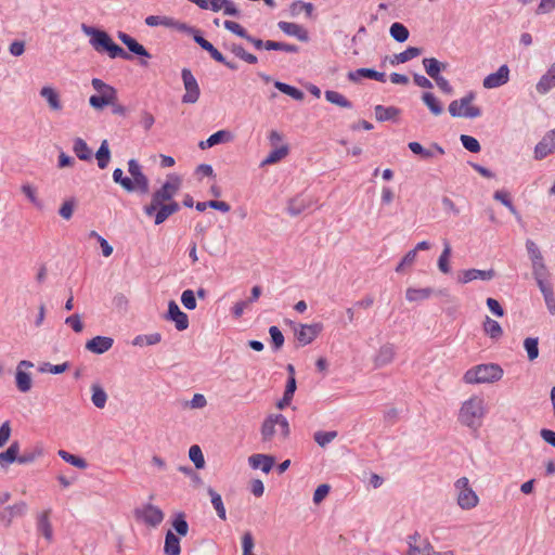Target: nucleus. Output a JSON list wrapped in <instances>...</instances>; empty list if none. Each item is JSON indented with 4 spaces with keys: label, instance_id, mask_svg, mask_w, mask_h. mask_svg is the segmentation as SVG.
I'll return each mask as SVG.
<instances>
[{
    "label": "nucleus",
    "instance_id": "1",
    "mask_svg": "<svg viewBox=\"0 0 555 555\" xmlns=\"http://www.w3.org/2000/svg\"><path fill=\"white\" fill-rule=\"evenodd\" d=\"M488 413L485 398L481 395H473L461 403L457 412V422L472 430L481 427Z\"/></svg>",
    "mask_w": 555,
    "mask_h": 555
},
{
    "label": "nucleus",
    "instance_id": "2",
    "mask_svg": "<svg viewBox=\"0 0 555 555\" xmlns=\"http://www.w3.org/2000/svg\"><path fill=\"white\" fill-rule=\"evenodd\" d=\"M81 29L85 35L90 37V44L98 53H106L111 59L129 60L131 56L118 44H116L111 36L101 29L82 25Z\"/></svg>",
    "mask_w": 555,
    "mask_h": 555
},
{
    "label": "nucleus",
    "instance_id": "3",
    "mask_svg": "<svg viewBox=\"0 0 555 555\" xmlns=\"http://www.w3.org/2000/svg\"><path fill=\"white\" fill-rule=\"evenodd\" d=\"M503 369L496 363H483L473 366L463 375V380L468 385L491 384L502 379Z\"/></svg>",
    "mask_w": 555,
    "mask_h": 555
},
{
    "label": "nucleus",
    "instance_id": "4",
    "mask_svg": "<svg viewBox=\"0 0 555 555\" xmlns=\"http://www.w3.org/2000/svg\"><path fill=\"white\" fill-rule=\"evenodd\" d=\"M261 438L262 441H271L275 435H280L282 439H286L289 436L291 429L286 417L282 414L269 415L261 425Z\"/></svg>",
    "mask_w": 555,
    "mask_h": 555
},
{
    "label": "nucleus",
    "instance_id": "5",
    "mask_svg": "<svg viewBox=\"0 0 555 555\" xmlns=\"http://www.w3.org/2000/svg\"><path fill=\"white\" fill-rule=\"evenodd\" d=\"M91 85L98 92L89 98V104L92 108L101 111L105 106H108V104H113L114 99H117V90L103 80L93 78Z\"/></svg>",
    "mask_w": 555,
    "mask_h": 555
},
{
    "label": "nucleus",
    "instance_id": "6",
    "mask_svg": "<svg viewBox=\"0 0 555 555\" xmlns=\"http://www.w3.org/2000/svg\"><path fill=\"white\" fill-rule=\"evenodd\" d=\"M182 180L178 175H168L163 185L152 194L151 202H154L156 205H158L160 202H176L175 196L179 192Z\"/></svg>",
    "mask_w": 555,
    "mask_h": 555
},
{
    "label": "nucleus",
    "instance_id": "7",
    "mask_svg": "<svg viewBox=\"0 0 555 555\" xmlns=\"http://www.w3.org/2000/svg\"><path fill=\"white\" fill-rule=\"evenodd\" d=\"M475 99L473 92H468L460 100H454L449 104V113L452 117L477 118L481 115V109L472 105Z\"/></svg>",
    "mask_w": 555,
    "mask_h": 555
},
{
    "label": "nucleus",
    "instance_id": "8",
    "mask_svg": "<svg viewBox=\"0 0 555 555\" xmlns=\"http://www.w3.org/2000/svg\"><path fill=\"white\" fill-rule=\"evenodd\" d=\"M180 210L178 202L164 203L160 202L158 205L151 202L143 207V211L147 217H153L154 224L159 225L164 223L171 215Z\"/></svg>",
    "mask_w": 555,
    "mask_h": 555
},
{
    "label": "nucleus",
    "instance_id": "9",
    "mask_svg": "<svg viewBox=\"0 0 555 555\" xmlns=\"http://www.w3.org/2000/svg\"><path fill=\"white\" fill-rule=\"evenodd\" d=\"M454 487L457 490V504L461 508L470 509L478 504V496L469 487V481L466 477L459 478Z\"/></svg>",
    "mask_w": 555,
    "mask_h": 555
},
{
    "label": "nucleus",
    "instance_id": "10",
    "mask_svg": "<svg viewBox=\"0 0 555 555\" xmlns=\"http://www.w3.org/2000/svg\"><path fill=\"white\" fill-rule=\"evenodd\" d=\"M137 520L144 522L150 527H157L164 520L163 511L151 503L143 504L134 509Z\"/></svg>",
    "mask_w": 555,
    "mask_h": 555
},
{
    "label": "nucleus",
    "instance_id": "11",
    "mask_svg": "<svg viewBox=\"0 0 555 555\" xmlns=\"http://www.w3.org/2000/svg\"><path fill=\"white\" fill-rule=\"evenodd\" d=\"M181 78L185 89V93L182 96V102L185 104L196 103L201 95V89L196 78L189 68H183L181 70Z\"/></svg>",
    "mask_w": 555,
    "mask_h": 555
},
{
    "label": "nucleus",
    "instance_id": "12",
    "mask_svg": "<svg viewBox=\"0 0 555 555\" xmlns=\"http://www.w3.org/2000/svg\"><path fill=\"white\" fill-rule=\"evenodd\" d=\"M128 171L131 176L132 183H134V192L140 194H147L150 191L149 178L143 173L141 165L135 159L128 162Z\"/></svg>",
    "mask_w": 555,
    "mask_h": 555
},
{
    "label": "nucleus",
    "instance_id": "13",
    "mask_svg": "<svg viewBox=\"0 0 555 555\" xmlns=\"http://www.w3.org/2000/svg\"><path fill=\"white\" fill-rule=\"evenodd\" d=\"M408 147L413 154L418 155L424 160L434 159L446 153L444 149L436 142L430 143L428 147H424L421 143L412 141L408 144Z\"/></svg>",
    "mask_w": 555,
    "mask_h": 555
},
{
    "label": "nucleus",
    "instance_id": "14",
    "mask_svg": "<svg viewBox=\"0 0 555 555\" xmlns=\"http://www.w3.org/2000/svg\"><path fill=\"white\" fill-rule=\"evenodd\" d=\"M322 330L323 325L321 323L301 324L295 330V336L299 345L307 346L318 337Z\"/></svg>",
    "mask_w": 555,
    "mask_h": 555
},
{
    "label": "nucleus",
    "instance_id": "15",
    "mask_svg": "<svg viewBox=\"0 0 555 555\" xmlns=\"http://www.w3.org/2000/svg\"><path fill=\"white\" fill-rule=\"evenodd\" d=\"M509 80V68L506 64L501 65L495 73L483 78L482 86L486 89H495L504 86Z\"/></svg>",
    "mask_w": 555,
    "mask_h": 555
},
{
    "label": "nucleus",
    "instance_id": "16",
    "mask_svg": "<svg viewBox=\"0 0 555 555\" xmlns=\"http://www.w3.org/2000/svg\"><path fill=\"white\" fill-rule=\"evenodd\" d=\"M167 320L175 322L178 331H185L189 327L188 314L181 311L178 304L175 300L168 302V312L166 315Z\"/></svg>",
    "mask_w": 555,
    "mask_h": 555
},
{
    "label": "nucleus",
    "instance_id": "17",
    "mask_svg": "<svg viewBox=\"0 0 555 555\" xmlns=\"http://www.w3.org/2000/svg\"><path fill=\"white\" fill-rule=\"evenodd\" d=\"M555 151V128L546 132L534 147V158L543 159Z\"/></svg>",
    "mask_w": 555,
    "mask_h": 555
},
{
    "label": "nucleus",
    "instance_id": "18",
    "mask_svg": "<svg viewBox=\"0 0 555 555\" xmlns=\"http://www.w3.org/2000/svg\"><path fill=\"white\" fill-rule=\"evenodd\" d=\"M495 276V271L493 269L489 270H479V269H468L462 271L459 276V282L462 284H467L475 280L490 281Z\"/></svg>",
    "mask_w": 555,
    "mask_h": 555
},
{
    "label": "nucleus",
    "instance_id": "19",
    "mask_svg": "<svg viewBox=\"0 0 555 555\" xmlns=\"http://www.w3.org/2000/svg\"><path fill=\"white\" fill-rule=\"evenodd\" d=\"M555 88V62L541 76L535 85V90L539 94L545 95Z\"/></svg>",
    "mask_w": 555,
    "mask_h": 555
},
{
    "label": "nucleus",
    "instance_id": "20",
    "mask_svg": "<svg viewBox=\"0 0 555 555\" xmlns=\"http://www.w3.org/2000/svg\"><path fill=\"white\" fill-rule=\"evenodd\" d=\"M114 344V339L108 336H95L88 340L86 349L95 354H102L108 351Z\"/></svg>",
    "mask_w": 555,
    "mask_h": 555
},
{
    "label": "nucleus",
    "instance_id": "21",
    "mask_svg": "<svg viewBox=\"0 0 555 555\" xmlns=\"http://www.w3.org/2000/svg\"><path fill=\"white\" fill-rule=\"evenodd\" d=\"M278 27L285 35L295 37L302 42H307L309 40L308 31L301 25H298L296 23L281 21L278 23Z\"/></svg>",
    "mask_w": 555,
    "mask_h": 555
},
{
    "label": "nucleus",
    "instance_id": "22",
    "mask_svg": "<svg viewBox=\"0 0 555 555\" xmlns=\"http://www.w3.org/2000/svg\"><path fill=\"white\" fill-rule=\"evenodd\" d=\"M396 356V349L392 344H385L380 346L374 357V365L375 367H384L390 364Z\"/></svg>",
    "mask_w": 555,
    "mask_h": 555
},
{
    "label": "nucleus",
    "instance_id": "23",
    "mask_svg": "<svg viewBox=\"0 0 555 555\" xmlns=\"http://www.w3.org/2000/svg\"><path fill=\"white\" fill-rule=\"evenodd\" d=\"M248 463L253 469H261L268 474L274 465V457L267 454H254L248 457Z\"/></svg>",
    "mask_w": 555,
    "mask_h": 555
},
{
    "label": "nucleus",
    "instance_id": "24",
    "mask_svg": "<svg viewBox=\"0 0 555 555\" xmlns=\"http://www.w3.org/2000/svg\"><path fill=\"white\" fill-rule=\"evenodd\" d=\"M361 77L374 79L379 82L386 81V74L382 73V72H377L373 68H359V69L348 73V79L351 81H358Z\"/></svg>",
    "mask_w": 555,
    "mask_h": 555
},
{
    "label": "nucleus",
    "instance_id": "25",
    "mask_svg": "<svg viewBox=\"0 0 555 555\" xmlns=\"http://www.w3.org/2000/svg\"><path fill=\"white\" fill-rule=\"evenodd\" d=\"M50 509L40 513L37 516V530L46 538L48 542L53 540V529L49 519Z\"/></svg>",
    "mask_w": 555,
    "mask_h": 555
},
{
    "label": "nucleus",
    "instance_id": "26",
    "mask_svg": "<svg viewBox=\"0 0 555 555\" xmlns=\"http://www.w3.org/2000/svg\"><path fill=\"white\" fill-rule=\"evenodd\" d=\"M423 66L425 68L426 74L436 79L441 76V72L447 69L448 64L438 61L435 57H425L423 59Z\"/></svg>",
    "mask_w": 555,
    "mask_h": 555
},
{
    "label": "nucleus",
    "instance_id": "27",
    "mask_svg": "<svg viewBox=\"0 0 555 555\" xmlns=\"http://www.w3.org/2000/svg\"><path fill=\"white\" fill-rule=\"evenodd\" d=\"M40 95L47 101L49 107L52 111L59 112L62 109V103L60 100V95L54 88H52L50 86L42 87L40 90Z\"/></svg>",
    "mask_w": 555,
    "mask_h": 555
},
{
    "label": "nucleus",
    "instance_id": "28",
    "mask_svg": "<svg viewBox=\"0 0 555 555\" xmlns=\"http://www.w3.org/2000/svg\"><path fill=\"white\" fill-rule=\"evenodd\" d=\"M232 139V134L228 130H219L212 133L207 140L198 143L199 149L206 150L219 143L228 142Z\"/></svg>",
    "mask_w": 555,
    "mask_h": 555
},
{
    "label": "nucleus",
    "instance_id": "29",
    "mask_svg": "<svg viewBox=\"0 0 555 555\" xmlns=\"http://www.w3.org/2000/svg\"><path fill=\"white\" fill-rule=\"evenodd\" d=\"M482 330L491 339H499L503 336V328L500 323L490 317H486L482 323Z\"/></svg>",
    "mask_w": 555,
    "mask_h": 555
},
{
    "label": "nucleus",
    "instance_id": "30",
    "mask_svg": "<svg viewBox=\"0 0 555 555\" xmlns=\"http://www.w3.org/2000/svg\"><path fill=\"white\" fill-rule=\"evenodd\" d=\"M375 117L378 121H387V120H395L399 114L400 109L395 106H383V105H376L374 108Z\"/></svg>",
    "mask_w": 555,
    "mask_h": 555
},
{
    "label": "nucleus",
    "instance_id": "31",
    "mask_svg": "<svg viewBox=\"0 0 555 555\" xmlns=\"http://www.w3.org/2000/svg\"><path fill=\"white\" fill-rule=\"evenodd\" d=\"M164 553L165 555H180L181 553L180 540L170 530L167 531L165 537Z\"/></svg>",
    "mask_w": 555,
    "mask_h": 555
},
{
    "label": "nucleus",
    "instance_id": "32",
    "mask_svg": "<svg viewBox=\"0 0 555 555\" xmlns=\"http://www.w3.org/2000/svg\"><path fill=\"white\" fill-rule=\"evenodd\" d=\"M73 152L81 160H91L92 151L81 138H76L73 142Z\"/></svg>",
    "mask_w": 555,
    "mask_h": 555
},
{
    "label": "nucleus",
    "instance_id": "33",
    "mask_svg": "<svg viewBox=\"0 0 555 555\" xmlns=\"http://www.w3.org/2000/svg\"><path fill=\"white\" fill-rule=\"evenodd\" d=\"M434 291L430 287L414 288L409 287L405 291V298L410 302L421 301L428 299L433 295Z\"/></svg>",
    "mask_w": 555,
    "mask_h": 555
},
{
    "label": "nucleus",
    "instance_id": "34",
    "mask_svg": "<svg viewBox=\"0 0 555 555\" xmlns=\"http://www.w3.org/2000/svg\"><path fill=\"white\" fill-rule=\"evenodd\" d=\"M207 493L210 496L211 504H212L218 517L221 520H225L227 519V511H225L221 495L217 491H215V489H212L211 487H208Z\"/></svg>",
    "mask_w": 555,
    "mask_h": 555
},
{
    "label": "nucleus",
    "instance_id": "35",
    "mask_svg": "<svg viewBox=\"0 0 555 555\" xmlns=\"http://www.w3.org/2000/svg\"><path fill=\"white\" fill-rule=\"evenodd\" d=\"M422 101L428 107L430 113L435 116H439L443 113V106L441 102L431 92H424Z\"/></svg>",
    "mask_w": 555,
    "mask_h": 555
},
{
    "label": "nucleus",
    "instance_id": "36",
    "mask_svg": "<svg viewBox=\"0 0 555 555\" xmlns=\"http://www.w3.org/2000/svg\"><path fill=\"white\" fill-rule=\"evenodd\" d=\"M18 452L20 444L14 441L4 452L0 453V466L4 467L13 462H17Z\"/></svg>",
    "mask_w": 555,
    "mask_h": 555
},
{
    "label": "nucleus",
    "instance_id": "37",
    "mask_svg": "<svg viewBox=\"0 0 555 555\" xmlns=\"http://www.w3.org/2000/svg\"><path fill=\"white\" fill-rule=\"evenodd\" d=\"M422 54V49L416 47H409L403 52L395 54L393 57L390 60V63L392 65L400 64V63H406L408 61L417 57Z\"/></svg>",
    "mask_w": 555,
    "mask_h": 555
},
{
    "label": "nucleus",
    "instance_id": "38",
    "mask_svg": "<svg viewBox=\"0 0 555 555\" xmlns=\"http://www.w3.org/2000/svg\"><path fill=\"white\" fill-rule=\"evenodd\" d=\"M228 49L240 60L248 63V64H256L258 62V59L256 55L247 52L241 44L238 43H231L228 46Z\"/></svg>",
    "mask_w": 555,
    "mask_h": 555
},
{
    "label": "nucleus",
    "instance_id": "39",
    "mask_svg": "<svg viewBox=\"0 0 555 555\" xmlns=\"http://www.w3.org/2000/svg\"><path fill=\"white\" fill-rule=\"evenodd\" d=\"M16 387L21 392H28L31 389L33 380L29 373L24 370H16L15 372Z\"/></svg>",
    "mask_w": 555,
    "mask_h": 555
},
{
    "label": "nucleus",
    "instance_id": "40",
    "mask_svg": "<svg viewBox=\"0 0 555 555\" xmlns=\"http://www.w3.org/2000/svg\"><path fill=\"white\" fill-rule=\"evenodd\" d=\"M91 401L98 409H103L107 402V395L99 384L91 385Z\"/></svg>",
    "mask_w": 555,
    "mask_h": 555
},
{
    "label": "nucleus",
    "instance_id": "41",
    "mask_svg": "<svg viewBox=\"0 0 555 555\" xmlns=\"http://www.w3.org/2000/svg\"><path fill=\"white\" fill-rule=\"evenodd\" d=\"M288 154V147L283 145L281 147L274 149L271 151L266 158H263L260 163V167H266L272 164L280 162Z\"/></svg>",
    "mask_w": 555,
    "mask_h": 555
},
{
    "label": "nucleus",
    "instance_id": "42",
    "mask_svg": "<svg viewBox=\"0 0 555 555\" xmlns=\"http://www.w3.org/2000/svg\"><path fill=\"white\" fill-rule=\"evenodd\" d=\"M325 99L337 106L344 107V108H351L352 103L344 96L341 93L334 91V90H327L324 93Z\"/></svg>",
    "mask_w": 555,
    "mask_h": 555
},
{
    "label": "nucleus",
    "instance_id": "43",
    "mask_svg": "<svg viewBox=\"0 0 555 555\" xmlns=\"http://www.w3.org/2000/svg\"><path fill=\"white\" fill-rule=\"evenodd\" d=\"M95 157L98 160L99 168L104 169L107 167L111 159V152L107 140L102 141L99 150L95 153Z\"/></svg>",
    "mask_w": 555,
    "mask_h": 555
},
{
    "label": "nucleus",
    "instance_id": "44",
    "mask_svg": "<svg viewBox=\"0 0 555 555\" xmlns=\"http://www.w3.org/2000/svg\"><path fill=\"white\" fill-rule=\"evenodd\" d=\"M21 191L36 208L42 209V202L39 199L37 189L33 184H22Z\"/></svg>",
    "mask_w": 555,
    "mask_h": 555
},
{
    "label": "nucleus",
    "instance_id": "45",
    "mask_svg": "<svg viewBox=\"0 0 555 555\" xmlns=\"http://www.w3.org/2000/svg\"><path fill=\"white\" fill-rule=\"evenodd\" d=\"M8 515V519L10 524L12 522L13 518L15 517H22L24 516L28 511V505L24 501H20L13 505H10L4 508Z\"/></svg>",
    "mask_w": 555,
    "mask_h": 555
},
{
    "label": "nucleus",
    "instance_id": "46",
    "mask_svg": "<svg viewBox=\"0 0 555 555\" xmlns=\"http://www.w3.org/2000/svg\"><path fill=\"white\" fill-rule=\"evenodd\" d=\"M389 34L393 40L400 43L406 41L410 35L409 29L403 24L398 22L390 26Z\"/></svg>",
    "mask_w": 555,
    "mask_h": 555
},
{
    "label": "nucleus",
    "instance_id": "47",
    "mask_svg": "<svg viewBox=\"0 0 555 555\" xmlns=\"http://www.w3.org/2000/svg\"><path fill=\"white\" fill-rule=\"evenodd\" d=\"M274 87L279 91L287 94L288 96L293 98L294 100L301 101L305 98V94H304V92L301 90H299V89H297V88H295L293 86H289V85H287L285 82L275 81L274 82Z\"/></svg>",
    "mask_w": 555,
    "mask_h": 555
},
{
    "label": "nucleus",
    "instance_id": "48",
    "mask_svg": "<svg viewBox=\"0 0 555 555\" xmlns=\"http://www.w3.org/2000/svg\"><path fill=\"white\" fill-rule=\"evenodd\" d=\"M313 4L310 2H304L300 0L294 1L289 7V12L292 16L299 15L301 12H305L308 17H310L313 13Z\"/></svg>",
    "mask_w": 555,
    "mask_h": 555
},
{
    "label": "nucleus",
    "instance_id": "49",
    "mask_svg": "<svg viewBox=\"0 0 555 555\" xmlns=\"http://www.w3.org/2000/svg\"><path fill=\"white\" fill-rule=\"evenodd\" d=\"M113 180L115 183L120 184L125 191L130 193L134 192V183H132L131 178L124 176V172L120 168H116L113 171Z\"/></svg>",
    "mask_w": 555,
    "mask_h": 555
},
{
    "label": "nucleus",
    "instance_id": "50",
    "mask_svg": "<svg viewBox=\"0 0 555 555\" xmlns=\"http://www.w3.org/2000/svg\"><path fill=\"white\" fill-rule=\"evenodd\" d=\"M451 255V246L448 241L443 242V250L438 259V268L442 273H450L451 268L449 264V257Z\"/></svg>",
    "mask_w": 555,
    "mask_h": 555
},
{
    "label": "nucleus",
    "instance_id": "51",
    "mask_svg": "<svg viewBox=\"0 0 555 555\" xmlns=\"http://www.w3.org/2000/svg\"><path fill=\"white\" fill-rule=\"evenodd\" d=\"M524 348L527 352L529 361H534L539 357V338L527 337L524 340Z\"/></svg>",
    "mask_w": 555,
    "mask_h": 555
},
{
    "label": "nucleus",
    "instance_id": "52",
    "mask_svg": "<svg viewBox=\"0 0 555 555\" xmlns=\"http://www.w3.org/2000/svg\"><path fill=\"white\" fill-rule=\"evenodd\" d=\"M57 454L63 461H65L66 463L70 464L77 468L85 469L88 466L85 459L76 456L74 454H70L69 452H67L65 450H60L57 452Z\"/></svg>",
    "mask_w": 555,
    "mask_h": 555
},
{
    "label": "nucleus",
    "instance_id": "53",
    "mask_svg": "<svg viewBox=\"0 0 555 555\" xmlns=\"http://www.w3.org/2000/svg\"><path fill=\"white\" fill-rule=\"evenodd\" d=\"M493 198L502 203L516 218H519V214L516 207L513 205L508 192L503 190L495 191L493 194Z\"/></svg>",
    "mask_w": 555,
    "mask_h": 555
},
{
    "label": "nucleus",
    "instance_id": "54",
    "mask_svg": "<svg viewBox=\"0 0 555 555\" xmlns=\"http://www.w3.org/2000/svg\"><path fill=\"white\" fill-rule=\"evenodd\" d=\"M162 340V335L159 333H152L149 335H138L134 337L132 344L134 346H153L158 344Z\"/></svg>",
    "mask_w": 555,
    "mask_h": 555
},
{
    "label": "nucleus",
    "instance_id": "55",
    "mask_svg": "<svg viewBox=\"0 0 555 555\" xmlns=\"http://www.w3.org/2000/svg\"><path fill=\"white\" fill-rule=\"evenodd\" d=\"M336 430L331 431H315L313 435L314 441L318 443L319 447L325 448L327 444H330L336 437H337Z\"/></svg>",
    "mask_w": 555,
    "mask_h": 555
},
{
    "label": "nucleus",
    "instance_id": "56",
    "mask_svg": "<svg viewBox=\"0 0 555 555\" xmlns=\"http://www.w3.org/2000/svg\"><path fill=\"white\" fill-rule=\"evenodd\" d=\"M264 49L266 50H279V51H284L287 53H297L299 51V48L295 44L272 41V40L266 41Z\"/></svg>",
    "mask_w": 555,
    "mask_h": 555
},
{
    "label": "nucleus",
    "instance_id": "57",
    "mask_svg": "<svg viewBox=\"0 0 555 555\" xmlns=\"http://www.w3.org/2000/svg\"><path fill=\"white\" fill-rule=\"evenodd\" d=\"M145 24L150 27H157V26L171 27V25H173V18L168 17V16H162V15H149L145 18Z\"/></svg>",
    "mask_w": 555,
    "mask_h": 555
},
{
    "label": "nucleus",
    "instance_id": "58",
    "mask_svg": "<svg viewBox=\"0 0 555 555\" xmlns=\"http://www.w3.org/2000/svg\"><path fill=\"white\" fill-rule=\"evenodd\" d=\"M68 369H69L68 362H64L61 364H51L49 362H44L39 366V372L40 373H51V374L57 375V374L64 373Z\"/></svg>",
    "mask_w": 555,
    "mask_h": 555
},
{
    "label": "nucleus",
    "instance_id": "59",
    "mask_svg": "<svg viewBox=\"0 0 555 555\" xmlns=\"http://www.w3.org/2000/svg\"><path fill=\"white\" fill-rule=\"evenodd\" d=\"M420 541H422V537L418 532H415L408 537V552L406 555H422V547L420 546Z\"/></svg>",
    "mask_w": 555,
    "mask_h": 555
},
{
    "label": "nucleus",
    "instance_id": "60",
    "mask_svg": "<svg viewBox=\"0 0 555 555\" xmlns=\"http://www.w3.org/2000/svg\"><path fill=\"white\" fill-rule=\"evenodd\" d=\"M172 527L179 535L185 537L189 532V524L185 520V516L183 513H178L173 520Z\"/></svg>",
    "mask_w": 555,
    "mask_h": 555
},
{
    "label": "nucleus",
    "instance_id": "61",
    "mask_svg": "<svg viewBox=\"0 0 555 555\" xmlns=\"http://www.w3.org/2000/svg\"><path fill=\"white\" fill-rule=\"evenodd\" d=\"M76 199L74 197H70L63 202L59 209V215L65 219L69 220L73 217L75 207H76Z\"/></svg>",
    "mask_w": 555,
    "mask_h": 555
},
{
    "label": "nucleus",
    "instance_id": "62",
    "mask_svg": "<svg viewBox=\"0 0 555 555\" xmlns=\"http://www.w3.org/2000/svg\"><path fill=\"white\" fill-rule=\"evenodd\" d=\"M189 457L194 463L196 468L201 469L205 466V459L198 446L194 444L190 448Z\"/></svg>",
    "mask_w": 555,
    "mask_h": 555
},
{
    "label": "nucleus",
    "instance_id": "63",
    "mask_svg": "<svg viewBox=\"0 0 555 555\" xmlns=\"http://www.w3.org/2000/svg\"><path fill=\"white\" fill-rule=\"evenodd\" d=\"M269 334L275 351L280 350L284 345V335L278 326H270Z\"/></svg>",
    "mask_w": 555,
    "mask_h": 555
},
{
    "label": "nucleus",
    "instance_id": "64",
    "mask_svg": "<svg viewBox=\"0 0 555 555\" xmlns=\"http://www.w3.org/2000/svg\"><path fill=\"white\" fill-rule=\"evenodd\" d=\"M307 208V204L304 199L296 197L292 198L287 205V211L291 216H298Z\"/></svg>",
    "mask_w": 555,
    "mask_h": 555
}]
</instances>
